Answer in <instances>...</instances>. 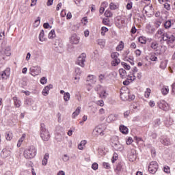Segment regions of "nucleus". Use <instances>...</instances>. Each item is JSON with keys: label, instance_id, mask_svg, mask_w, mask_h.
Segmentation results:
<instances>
[{"label": "nucleus", "instance_id": "nucleus-1", "mask_svg": "<svg viewBox=\"0 0 175 175\" xmlns=\"http://www.w3.org/2000/svg\"><path fill=\"white\" fill-rule=\"evenodd\" d=\"M40 137L44 142H49V140H50V133L49 130L46 129L44 124H41Z\"/></svg>", "mask_w": 175, "mask_h": 175}, {"label": "nucleus", "instance_id": "nucleus-2", "mask_svg": "<svg viewBox=\"0 0 175 175\" xmlns=\"http://www.w3.org/2000/svg\"><path fill=\"white\" fill-rule=\"evenodd\" d=\"M36 155V148L33 146H30L24 151V157L26 159H32Z\"/></svg>", "mask_w": 175, "mask_h": 175}, {"label": "nucleus", "instance_id": "nucleus-3", "mask_svg": "<svg viewBox=\"0 0 175 175\" xmlns=\"http://www.w3.org/2000/svg\"><path fill=\"white\" fill-rule=\"evenodd\" d=\"M159 168V165L157 161H151L148 165V172L151 174H155Z\"/></svg>", "mask_w": 175, "mask_h": 175}, {"label": "nucleus", "instance_id": "nucleus-4", "mask_svg": "<svg viewBox=\"0 0 175 175\" xmlns=\"http://www.w3.org/2000/svg\"><path fill=\"white\" fill-rule=\"evenodd\" d=\"M157 106L159 109H161V110H163L164 111H167L170 109L169 104L167 103L165 100H160L159 101L157 102Z\"/></svg>", "mask_w": 175, "mask_h": 175}, {"label": "nucleus", "instance_id": "nucleus-5", "mask_svg": "<svg viewBox=\"0 0 175 175\" xmlns=\"http://www.w3.org/2000/svg\"><path fill=\"white\" fill-rule=\"evenodd\" d=\"M120 54L117 52H113L111 54V57L113 59L111 62L112 66H117V65H118L120 62H121V60H120V59L118 58Z\"/></svg>", "mask_w": 175, "mask_h": 175}, {"label": "nucleus", "instance_id": "nucleus-6", "mask_svg": "<svg viewBox=\"0 0 175 175\" xmlns=\"http://www.w3.org/2000/svg\"><path fill=\"white\" fill-rule=\"evenodd\" d=\"M42 72V68L39 66H32L30 68V75L31 76H38Z\"/></svg>", "mask_w": 175, "mask_h": 175}, {"label": "nucleus", "instance_id": "nucleus-7", "mask_svg": "<svg viewBox=\"0 0 175 175\" xmlns=\"http://www.w3.org/2000/svg\"><path fill=\"white\" fill-rule=\"evenodd\" d=\"M150 47L156 52L157 55H161L162 54V51H161V48L156 41L151 42Z\"/></svg>", "mask_w": 175, "mask_h": 175}, {"label": "nucleus", "instance_id": "nucleus-8", "mask_svg": "<svg viewBox=\"0 0 175 175\" xmlns=\"http://www.w3.org/2000/svg\"><path fill=\"white\" fill-rule=\"evenodd\" d=\"M85 58H86V55L85 53H82L81 54L79 57L77 61L76 62V64L77 65H79V66H81L82 68H84V63L85 62Z\"/></svg>", "mask_w": 175, "mask_h": 175}, {"label": "nucleus", "instance_id": "nucleus-9", "mask_svg": "<svg viewBox=\"0 0 175 175\" xmlns=\"http://www.w3.org/2000/svg\"><path fill=\"white\" fill-rule=\"evenodd\" d=\"M129 90L126 89V90H120V98L122 100H129V95H130Z\"/></svg>", "mask_w": 175, "mask_h": 175}, {"label": "nucleus", "instance_id": "nucleus-10", "mask_svg": "<svg viewBox=\"0 0 175 175\" xmlns=\"http://www.w3.org/2000/svg\"><path fill=\"white\" fill-rule=\"evenodd\" d=\"M10 50H11L10 46H6L4 49V51H0V59H5V56L3 55V53H4V54H5V55L7 57H10V55L12 54Z\"/></svg>", "mask_w": 175, "mask_h": 175}, {"label": "nucleus", "instance_id": "nucleus-11", "mask_svg": "<svg viewBox=\"0 0 175 175\" xmlns=\"http://www.w3.org/2000/svg\"><path fill=\"white\" fill-rule=\"evenodd\" d=\"M10 76V68H7L4 71L0 72V77L2 80H8Z\"/></svg>", "mask_w": 175, "mask_h": 175}, {"label": "nucleus", "instance_id": "nucleus-12", "mask_svg": "<svg viewBox=\"0 0 175 175\" xmlns=\"http://www.w3.org/2000/svg\"><path fill=\"white\" fill-rule=\"evenodd\" d=\"M80 42V37L77 36V34H72L70 38V42L71 44H79Z\"/></svg>", "mask_w": 175, "mask_h": 175}, {"label": "nucleus", "instance_id": "nucleus-13", "mask_svg": "<svg viewBox=\"0 0 175 175\" xmlns=\"http://www.w3.org/2000/svg\"><path fill=\"white\" fill-rule=\"evenodd\" d=\"M118 118V115L117 114H110L106 119L107 122L110 124V122H113V121L117 120Z\"/></svg>", "mask_w": 175, "mask_h": 175}, {"label": "nucleus", "instance_id": "nucleus-14", "mask_svg": "<svg viewBox=\"0 0 175 175\" xmlns=\"http://www.w3.org/2000/svg\"><path fill=\"white\" fill-rule=\"evenodd\" d=\"M128 157L129 158L130 161H135V159H136V150H135V149H131L128 153Z\"/></svg>", "mask_w": 175, "mask_h": 175}, {"label": "nucleus", "instance_id": "nucleus-15", "mask_svg": "<svg viewBox=\"0 0 175 175\" xmlns=\"http://www.w3.org/2000/svg\"><path fill=\"white\" fill-rule=\"evenodd\" d=\"M112 146L116 151H123L124 146L120 144V143H113Z\"/></svg>", "mask_w": 175, "mask_h": 175}, {"label": "nucleus", "instance_id": "nucleus-16", "mask_svg": "<svg viewBox=\"0 0 175 175\" xmlns=\"http://www.w3.org/2000/svg\"><path fill=\"white\" fill-rule=\"evenodd\" d=\"M53 88V85L52 84H49V85H46L42 90V95H44V96H47V95H49V92L50 91V90H51Z\"/></svg>", "mask_w": 175, "mask_h": 175}, {"label": "nucleus", "instance_id": "nucleus-17", "mask_svg": "<svg viewBox=\"0 0 175 175\" xmlns=\"http://www.w3.org/2000/svg\"><path fill=\"white\" fill-rule=\"evenodd\" d=\"M119 129L123 135H126L129 132L128 127L124 125H120Z\"/></svg>", "mask_w": 175, "mask_h": 175}, {"label": "nucleus", "instance_id": "nucleus-18", "mask_svg": "<svg viewBox=\"0 0 175 175\" xmlns=\"http://www.w3.org/2000/svg\"><path fill=\"white\" fill-rule=\"evenodd\" d=\"M161 143H162V144H164V146H170V139L167 137H164L162 139H161Z\"/></svg>", "mask_w": 175, "mask_h": 175}, {"label": "nucleus", "instance_id": "nucleus-19", "mask_svg": "<svg viewBox=\"0 0 175 175\" xmlns=\"http://www.w3.org/2000/svg\"><path fill=\"white\" fill-rule=\"evenodd\" d=\"M174 42H175V36L173 34L168 33L167 44H171L172 43H174Z\"/></svg>", "mask_w": 175, "mask_h": 175}, {"label": "nucleus", "instance_id": "nucleus-20", "mask_svg": "<svg viewBox=\"0 0 175 175\" xmlns=\"http://www.w3.org/2000/svg\"><path fill=\"white\" fill-rule=\"evenodd\" d=\"M168 39H169V33H164L163 36L161 37V38L160 39V43H163L164 42H166L167 44Z\"/></svg>", "mask_w": 175, "mask_h": 175}, {"label": "nucleus", "instance_id": "nucleus-21", "mask_svg": "<svg viewBox=\"0 0 175 175\" xmlns=\"http://www.w3.org/2000/svg\"><path fill=\"white\" fill-rule=\"evenodd\" d=\"M81 110V107H78L77 108V109L75 110V111L73 112V113L72 115V118H76V117H77V116H79V114H80Z\"/></svg>", "mask_w": 175, "mask_h": 175}, {"label": "nucleus", "instance_id": "nucleus-22", "mask_svg": "<svg viewBox=\"0 0 175 175\" xmlns=\"http://www.w3.org/2000/svg\"><path fill=\"white\" fill-rule=\"evenodd\" d=\"M165 33H163V30L162 29H159L157 31L156 33V37L158 38L159 39H161L163 38V36L165 35Z\"/></svg>", "mask_w": 175, "mask_h": 175}, {"label": "nucleus", "instance_id": "nucleus-23", "mask_svg": "<svg viewBox=\"0 0 175 175\" xmlns=\"http://www.w3.org/2000/svg\"><path fill=\"white\" fill-rule=\"evenodd\" d=\"M107 2L105 1L102 3L101 7L100 8V10H99L100 14H103V12H105V8H107Z\"/></svg>", "mask_w": 175, "mask_h": 175}, {"label": "nucleus", "instance_id": "nucleus-24", "mask_svg": "<svg viewBox=\"0 0 175 175\" xmlns=\"http://www.w3.org/2000/svg\"><path fill=\"white\" fill-rule=\"evenodd\" d=\"M103 132V131L102 130V129L99 128V127H96L94 130H93V133L94 135H102V133Z\"/></svg>", "mask_w": 175, "mask_h": 175}, {"label": "nucleus", "instance_id": "nucleus-25", "mask_svg": "<svg viewBox=\"0 0 175 175\" xmlns=\"http://www.w3.org/2000/svg\"><path fill=\"white\" fill-rule=\"evenodd\" d=\"M86 81H90V83H96V77H95V76H94V75H89L87 77Z\"/></svg>", "mask_w": 175, "mask_h": 175}, {"label": "nucleus", "instance_id": "nucleus-26", "mask_svg": "<svg viewBox=\"0 0 175 175\" xmlns=\"http://www.w3.org/2000/svg\"><path fill=\"white\" fill-rule=\"evenodd\" d=\"M49 153L45 154V155L44 156V158L42 159V165H43L44 166H46V165H47V161H49Z\"/></svg>", "mask_w": 175, "mask_h": 175}, {"label": "nucleus", "instance_id": "nucleus-27", "mask_svg": "<svg viewBox=\"0 0 175 175\" xmlns=\"http://www.w3.org/2000/svg\"><path fill=\"white\" fill-rule=\"evenodd\" d=\"M13 100H14V106H16V107H20L21 106V101L17 99V97H14Z\"/></svg>", "mask_w": 175, "mask_h": 175}, {"label": "nucleus", "instance_id": "nucleus-28", "mask_svg": "<svg viewBox=\"0 0 175 175\" xmlns=\"http://www.w3.org/2000/svg\"><path fill=\"white\" fill-rule=\"evenodd\" d=\"M163 95H167L169 94V86H163L161 89Z\"/></svg>", "mask_w": 175, "mask_h": 175}, {"label": "nucleus", "instance_id": "nucleus-29", "mask_svg": "<svg viewBox=\"0 0 175 175\" xmlns=\"http://www.w3.org/2000/svg\"><path fill=\"white\" fill-rule=\"evenodd\" d=\"M154 27H152V26H151V25L148 24L146 25V31L148 33H152L154 32Z\"/></svg>", "mask_w": 175, "mask_h": 175}, {"label": "nucleus", "instance_id": "nucleus-30", "mask_svg": "<svg viewBox=\"0 0 175 175\" xmlns=\"http://www.w3.org/2000/svg\"><path fill=\"white\" fill-rule=\"evenodd\" d=\"M33 99L32 98H27L25 101V105H27V106H32L33 105Z\"/></svg>", "mask_w": 175, "mask_h": 175}, {"label": "nucleus", "instance_id": "nucleus-31", "mask_svg": "<svg viewBox=\"0 0 175 175\" xmlns=\"http://www.w3.org/2000/svg\"><path fill=\"white\" fill-rule=\"evenodd\" d=\"M109 95V94H107V92H106V90H103L100 93V97L102 99H106L107 98V96Z\"/></svg>", "mask_w": 175, "mask_h": 175}, {"label": "nucleus", "instance_id": "nucleus-32", "mask_svg": "<svg viewBox=\"0 0 175 175\" xmlns=\"http://www.w3.org/2000/svg\"><path fill=\"white\" fill-rule=\"evenodd\" d=\"M138 41L142 44H146V43L147 42V38H146V37L144 36H141L138 38Z\"/></svg>", "mask_w": 175, "mask_h": 175}, {"label": "nucleus", "instance_id": "nucleus-33", "mask_svg": "<svg viewBox=\"0 0 175 175\" xmlns=\"http://www.w3.org/2000/svg\"><path fill=\"white\" fill-rule=\"evenodd\" d=\"M119 73L122 79H124L125 77V75H126V71L124 70V68H120L119 69Z\"/></svg>", "mask_w": 175, "mask_h": 175}, {"label": "nucleus", "instance_id": "nucleus-34", "mask_svg": "<svg viewBox=\"0 0 175 175\" xmlns=\"http://www.w3.org/2000/svg\"><path fill=\"white\" fill-rule=\"evenodd\" d=\"M172 24L173 23H172V21L168 20V21H165V23H164V27H165V28H166V29H167L172 27Z\"/></svg>", "mask_w": 175, "mask_h": 175}, {"label": "nucleus", "instance_id": "nucleus-35", "mask_svg": "<svg viewBox=\"0 0 175 175\" xmlns=\"http://www.w3.org/2000/svg\"><path fill=\"white\" fill-rule=\"evenodd\" d=\"M39 40L40 42H44V30H41L40 33Z\"/></svg>", "mask_w": 175, "mask_h": 175}, {"label": "nucleus", "instance_id": "nucleus-36", "mask_svg": "<svg viewBox=\"0 0 175 175\" xmlns=\"http://www.w3.org/2000/svg\"><path fill=\"white\" fill-rule=\"evenodd\" d=\"M167 66V60L163 61L161 62V64H160L161 69H166Z\"/></svg>", "mask_w": 175, "mask_h": 175}, {"label": "nucleus", "instance_id": "nucleus-37", "mask_svg": "<svg viewBox=\"0 0 175 175\" xmlns=\"http://www.w3.org/2000/svg\"><path fill=\"white\" fill-rule=\"evenodd\" d=\"M124 49V42L122 41L120 42V44L116 47L117 51H121Z\"/></svg>", "mask_w": 175, "mask_h": 175}, {"label": "nucleus", "instance_id": "nucleus-38", "mask_svg": "<svg viewBox=\"0 0 175 175\" xmlns=\"http://www.w3.org/2000/svg\"><path fill=\"white\" fill-rule=\"evenodd\" d=\"M85 144H87V141L85 140L81 141V143L78 145L79 150H83Z\"/></svg>", "mask_w": 175, "mask_h": 175}, {"label": "nucleus", "instance_id": "nucleus-39", "mask_svg": "<svg viewBox=\"0 0 175 175\" xmlns=\"http://www.w3.org/2000/svg\"><path fill=\"white\" fill-rule=\"evenodd\" d=\"M49 39H53V38H55V31L54 29L51 30L49 35H48Z\"/></svg>", "mask_w": 175, "mask_h": 175}, {"label": "nucleus", "instance_id": "nucleus-40", "mask_svg": "<svg viewBox=\"0 0 175 175\" xmlns=\"http://www.w3.org/2000/svg\"><path fill=\"white\" fill-rule=\"evenodd\" d=\"M64 99L65 102H68L70 99V94L69 92L64 93Z\"/></svg>", "mask_w": 175, "mask_h": 175}, {"label": "nucleus", "instance_id": "nucleus-41", "mask_svg": "<svg viewBox=\"0 0 175 175\" xmlns=\"http://www.w3.org/2000/svg\"><path fill=\"white\" fill-rule=\"evenodd\" d=\"M105 80H106V76H105V75L101 74L98 76V81H100V83H103Z\"/></svg>", "mask_w": 175, "mask_h": 175}, {"label": "nucleus", "instance_id": "nucleus-42", "mask_svg": "<svg viewBox=\"0 0 175 175\" xmlns=\"http://www.w3.org/2000/svg\"><path fill=\"white\" fill-rule=\"evenodd\" d=\"M121 64H122V66H123L124 69H126V70H131V66L128 65L126 63L122 62Z\"/></svg>", "mask_w": 175, "mask_h": 175}, {"label": "nucleus", "instance_id": "nucleus-43", "mask_svg": "<svg viewBox=\"0 0 175 175\" xmlns=\"http://www.w3.org/2000/svg\"><path fill=\"white\" fill-rule=\"evenodd\" d=\"M107 31H109V29H107V27H103L101 28V35H103V36H105L106 32H107Z\"/></svg>", "mask_w": 175, "mask_h": 175}, {"label": "nucleus", "instance_id": "nucleus-44", "mask_svg": "<svg viewBox=\"0 0 175 175\" xmlns=\"http://www.w3.org/2000/svg\"><path fill=\"white\" fill-rule=\"evenodd\" d=\"M13 138V134L10 132L6 133L5 139L6 140H10Z\"/></svg>", "mask_w": 175, "mask_h": 175}, {"label": "nucleus", "instance_id": "nucleus-45", "mask_svg": "<svg viewBox=\"0 0 175 175\" xmlns=\"http://www.w3.org/2000/svg\"><path fill=\"white\" fill-rule=\"evenodd\" d=\"M105 17H113V13L110 10H106L105 12Z\"/></svg>", "mask_w": 175, "mask_h": 175}, {"label": "nucleus", "instance_id": "nucleus-46", "mask_svg": "<svg viewBox=\"0 0 175 175\" xmlns=\"http://www.w3.org/2000/svg\"><path fill=\"white\" fill-rule=\"evenodd\" d=\"M55 139L57 141V142H62V139H63V137L62 135H61V134H57L55 137Z\"/></svg>", "mask_w": 175, "mask_h": 175}, {"label": "nucleus", "instance_id": "nucleus-47", "mask_svg": "<svg viewBox=\"0 0 175 175\" xmlns=\"http://www.w3.org/2000/svg\"><path fill=\"white\" fill-rule=\"evenodd\" d=\"M150 94H151V89L147 88L146 91L145 92V98H148Z\"/></svg>", "mask_w": 175, "mask_h": 175}, {"label": "nucleus", "instance_id": "nucleus-48", "mask_svg": "<svg viewBox=\"0 0 175 175\" xmlns=\"http://www.w3.org/2000/svg\"><path fill=\"white\" fill-rule=\"evenodd\" d=\"M166 126H170V125H173V120L169 119L168 120L165 121Z\"/></svg>", "mask_w": 175, "mask_h": 175}, {"label": "nucleus", "instance_id": "nucleus-49", "mask_svg": "<svg viewBox=\"0 0 175 175\" xmlns=\"http://www.w3.org/2000/svg\"><path fill=\"white\" fill-rule=\"evenodd\" d=\"M129 77L131 81H135V80H136V75H135V72H132L131 75H129Z\"/></svg>", "mask_w": 175, "mask_h": 175}, {"label": "nucleus", "instance_id": "nucleus-50", "mask_svg": "<svg viewBox=\"0 0 175 175\" xmlns=\"http://www.w3.org/2000/svg\"><path fill=\"white\" fill-rule=\"evenodd\" d=\"M109 8L111 9V10H116V9H117V5H116L114 3H111L109 4Z\"/></svg>", "mask_w": 175, "mask_h": 175}, {"label": "nucleus", "instance_id": "nucleus-51", "mask_svg": "<svg viewBox=\"0 0 175 175\" xmlns=\"http://www.w3.org/2000/svg\"><path fill=\"white\" fill-rule=\"evenodd\" d=\"M150 151L152 158H155V157L157 156V151L155 150V148H152Z\"/></svg>", "mask_w": 175, "mask_h": 175}, {"label": "nucleus", "instance_id": "nucleus-52", "mask_svg": "<svg viewBox=\"0 0 175 175\" xmlns=\"http://www.w3.org/2000/svg\"><path fill=\"white\" fill-rule=\"evenodd\" d=\"M163 170L165 172V173L169 174L170 173V167H169V166L165 165L163 167Z\"/></svg>", "mask_w": 175, "mask_h": 175}, {"label": "nucleus", "instance_id": "nucleus-53", "mask_svg": "<svg viewBox=\"0 0 175 175\" xmlns=\"http://www.w3.org/2000/svg\"><path fill=\"white\" fill-rule=\"evenodd\" d=\"M40 83L42 84H46L47 83V78L43 77L40 79Z\"/></svg>", "mask_w": 175, "mask_h": 175}, {"label": "nucleus", "instance_id": "nucleus-54", "mask_svg": "<svg viewBox=\"0 0 175 175\" xmlns=\"http://www.w3.org/2000/svg\"><path fill=\"white\" fill-rule=\"evenodd\" d=\"M25 134H23L22 137L19 139L18 140V144H21V143H23V142H24L25 139Z\"/></svg>", "mask_w": 175, "mask_h": 175}, {"label": "nucleus", "instance_id": "nucleus-55", "mask_svg": "<svg viewBox=\"0 0 175 175\" xmlns=\"http://www.w3.org/2000/svg\"><path fill=\"white\" fill-rule=\"evenodd\" d=\"M118 158V154L115 153L113 154V157H112V159H111L112 163H114V162H116V161H117Z\"/></svg>", "mask_w": 175, "mask_h": 175}, {"label": "nucleus", "instance_id": "nucleus-56", "mask_svg": "<svg viewBox=\"0 0 175 175\" xmlns=\"http://www.w3.org/2000/svg\"><path fill=\"white\" fill-rule=\"evenodd\" d=\"M103 167H105V169H107V170L110 169V164L109 163L104 162L103 163Z\"/></svg>", "mask_w": 175, "mask_h": 175}, {"label": "nucleus", "instance_id": "nucleus-57", "mask_svg": "<svg viewBox=\"0 0 175 175\" xmlns=\"http://www.w3.org/2000/svg\"><path fill=\"white\" fill-rule=\"evenodd\" d=\"M133 142V139H132V137H129L128 139L126 141L127 146L132 144Z\"/></svg>", "mask_w": 175, "mask_h": 175}, {"label": "nucleus", "instance_id": "nucleus-58", "mask_svg": "<svg viewBox=\"0 0 175 175\" xmlns=\"http://www.w3.org/2000/svg\"><path fill=\"white\" fill-rule=\"evenodd\" d=\"M2 39H5V31L1 30V31H0V40H2Z\"/></svg>", "mask_w": 175, "mask_h": 175}, {"label": "nucleus", "instance_id": "nucleus-59", "mask_svg": "<svg viewBox=\"0 0 175 175\" xmlns=\"http://www.w3.org/2000/svg\"><path fill=\"white\" fill-rule=\"evenodd\" d=\"M39 24H40V17H38L37 20H36L34 25L36 27H38Z\"/></svg>", "mask_w": 175, "mask_h": 175}, {"label": "nucleus", "instance_id": "nucleus-60", "mask_svg": "<svg viewBox=\"0 0 175 175\" xmlns=\"http://www.w3.org/2000/svg\"><path fill=\"white\" fill-rule=\"evenodd\" d=\"M69 157L68 154H64L62 159L64 161V162H68V161H69Z\"/></svg>", "mask_w": 175, "mask_h": 175}, {"label": "nucleus", "instance_id": "nucleus-61", "mask_svg": "<svg viewBox=\"0 0 175 175\" xmlns=\"http://www.w3.org/2000/svg\"><path fill=\"white\" fill-rule=\"evenodd\" d=\"M92 169H93V170H98V163H94L92 165Z\"/></svg>", "mask_w": 175, "mask_h": 175}, {"label": "nucleus", "instance_id": "nucleus-62", "mask_svg": "<svg viewBox=\"0 0 175 175\" xmlns=\"http://www.w3.org/2000/svg\"><path fill=\"white\" fill-rule=\"evenodd\" d=\"M150 61H157L158 60V57H157V56H155V55H152L150 57Z\"/></svg>", "mask_w": 175, "mask_h": 175}, {"label": "nucleus", "instance_id": "nucleus-63", "mask_svg": "<svg viewBox=\"0 0 175 175\" xmlns=\"http://www.w3.org/2000/svg\"><path fill=\"white\" fill-rule=\"evenodd\" d=\"M172 94L175 95V82L172 85Z\"/></svg>", "mask_w": 175, "mask_h": 175}, {"label": "nucleus", "instance_id": "nucleus-64", "mask_svg": "<svg viewBox=\"0 0 175 175\" xmlns=\"http://www.w3.org/2000/svg\"><path fill=\"white\" fill-rule=\"evenodd\" d=\"M164 8L166 9V10H170V4L167 3H165Z\"/></svg>", "mask_w": 175, "mask_h": 175}]
</instances>
